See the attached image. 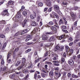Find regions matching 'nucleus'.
Here are the masks:
<instances>
[{"mask_svg": "<svg viewBox=\"0 0 80 80\" xmlns=\"http://www.w3.org/2000/svg\"><path fill=\"white\" fill-rule=\"evenodd\" d=\"M30 30V29L28 28L24 30L23 31H21L17 32L15 35L14 37H18V35H22V34H24L26 33H27Z\"/></svg>", "mask_w": 80, "mask_h": 80, "instance_id": "f257e3e1", "label": "nucleus"}, {"mask_svg": "<svg viewBox=\"0 0 80 80\" xmlns=\"http://www.w3.org/2000/svg\"><path fill=\"white\" fill-rule=\"evenodd\" d=\"M64 48V47L63 46H62L61 47H59L58 45H57L54 48V52L55 51H62L63 50V48Z\"/></svg>", "mask_w": 80, "mask_h": 80, "instance_id": "f03ea898", "label": "nucleus"}, {"mask_svg": "<svg viewBox=\"0 0 80 80\" xmlns=\"http://www.w3.org/2000/svg\"><path fill=\"white\" fill-rule=\"evenodd\" d=\"M21 12H20V11H18L17 13L16 14V16L15 17H14L12 19L13 20H14V19L15 18L16 20H17V18H20L21 17L22 18V16L21 15V14H20Z\"/></svg>", "mask_w": 80, "mask_h": 80, "instance_id": "7ed1b4c3", "label": "nucleus"}, {"mask_svg": "<svg viewBox=\"0 0 80 80\" xmlns=\"http://www.w3.org/2000/svg\"><path fill=\"white\" fill-rule=\"evenodd\" d=\"M47 34H50L49 32H46V34L43 35L42 36V38L44 40H48V36Z\"/></svg>", "mask_w": 80, "mask_h": 80, "instance_id": "20e7f679", "label": "nucleus"}, {"mask_svg": "<svg viewBox=\"0 0 80 80\" xmlns=\"http://www.w3.org/2000/svg\"><path fill=\"white\" fill-rule=\"evenodd\" d=\"M70 14L71 15L73 21H75L76 20V14L73 12H70Z\"/></svg>", "mask_w": 80, "mask_h": 80, "instance_id": "39448f33", "label": "nucleus"}, {"mask_svg": "<svg viewBox=\"0 0 80 80\" xmlns=\"http://www.w3.org/2000/svg\"><path fill=\"white\" fill-rule=\"evenodd\" d=\"M2 16H5V15H7V16H8L9 15V13L8 12V10L7 9H5L3 11V12L2 13Z\"/></svg>", "mask_w": 80, "mask_h": 80, "instance_id": "423d86ee", "label": "nucleus"}, {"mask_svg": "<svg viewBox=\"0 0 80 80\" xmlns=\"http://www.w3.org/2000/svg\"><path fill=\"white\" fill-rule=\"evenodd\" d=\"M48 27L49 28H50V29L52 30H53V31H56V30H57L56 28L53 26L52 27V26H50L49 25H48Z\"/></svg>", "mask_w": 80, "mask_h": 80, "instance_id": "0eeeda50", "label": "nucleus"}, {"mask_svg": "<svg viewBox=\"0 0 80 80\" xmlns=\"http://www.w3.org/2000/svg\"><path fill=\"white\" fill-rule=\"evenodd\" d=\"M52 55L53 56H55V57H54L53 58V59L54 60H58V54H57L56 53H53L52 54Z\"/></svg>", "mask_w": 80, "mask_h": 80, "instance_id": "6e6552de", "label": "nucleus"}, {"mask_svg": "<svg viewBox=\"0 0 80 80\" xmlns=\"http://www.w3.org/2000/svg\"><path fill=\"white\" fill-rule=\"evenodd\" d=\"M38 27H35L34 28L33 31L32 32V33H35V32H38V31H39V30H38Z\"/></svg>", "mask_w": 80, "mask_h": 80, "instance_id": "1a4fd4ad", "label": "nucleus"}, {"mask_svg": "<svg viewBox=\"0 0 80 80\" xmlns=\"http://www.w3.org/2000/svg\"><path fill=\"white\" fill-rule=\"evenodd\" d=\"M52 15H53L54 17H55L56 18H59V17L58 16V15H57V13H56V12H54L53 11L52 12Z\"/></svg>", "mask_w": 80, "mask_h": 80, "instance_id": "9d476101", "label": "nucleus"}, {"mask_svg": "<svg viewBox=\"0 0 80 80\" xmlns=\"http://www.w3.org/2000/svg\"><path fill=\"white\" fill-rule=\"evenodd\" d=\"M54 7L55 10H56V11H58V10H59L60 8H59L58 6L57 5H54Z\"/></svg>", "mask_w": 80, "mask_h": 80, "instance_id": "9b49d317", "label": "nucleus"}, {"mask_svg": "<svg viewBox=\"0 0 80 80\" xmlns=\"http://www.w3.org/2000/svg\"><path fill=\"white\" fill-rule=\"evenodd\" d=\"M24 66V64H22L21 65L19 66L17 68V69L18 70H20L23 69V67Z\"/></svg>", "mask_w": 80, "mask_h": 80, "instance_id": "f8f14e48", "label": "nucleus"}, {"mask_svg": "<svg viewBox=\"0 0 80 80\" xmlns=\"http://www.w3.org/2000/svg\"><path fill=\"white\" fill-rule=\"evenodd\" d=\"M30 17L32 19H35L36 18V13H34V14H31L30 15Z\"/></svg>", "mask_w": 80, "mask_h": 80, "instance_id": "ddd939ff", "label": "nucleus"}, {"mask_svg": "<svg viewBox=\"0 0 80 80\" xmlns=\"http://www.w3.org/2000/svg\"><path fill=\"white\" fill-rule=\"evenodd\" d=\"M68 63L71 65H73L74 64V62H73V61L72 59L69 60L68 61Z\"/></svg>", "mask_w": 80, "mask_h": 80, "instance_id": "4468645a", "label": "nucleus"}, {"mask_svg": "<svg viewBox=\"0 0 80 80\" xmlns=\"http://www.w3.org/2000/svg\"><path fill=\"white\" fill-rule=\"evenodd\" d=\"M55 75L56 77H58V78L60 77L61 76V74L60 73H58L55 72Z\"/></svg>", "mask_w": 80, "mask_h": 80, "instance_id": "2eb2a0df", "label": "nucleus"}, {"mask_svg": "<svg viewBox=\"0 0 80 80\" xmlns=\"http://www.w3.org/2000/svg\"><path fill=\"white\" fill-rule=\"evenodd\" d=\"M27 20L25 19L24 22H23L22 23V27H24L25 26H26V24L27 23Z\"/></svg>", "mask_w": 80, "mask_h": 80, "instance_id": "dca6fc26", "label": "nucleus"}, {"mask_svg": "<svg viewBox=\"0 0 80 80\" xmlns=\"http://www.w3.org/2000/svg\"><path fill=\"white\" fill-rule=\"evenodd\" d=\"M80 34L79 32H77L75 38H78V39H80Z\"/></svg>", "mask_w": 80, "mask_h": 80, "instance_id": "f3484780", "label": "nucleus"}, {"mask_svg": "<svg viewBox=\"0 0 80 80\" xmlns=\"http://www.w3.org/2000/svg\"><path fill=\"white\" fill-rule=\"evenodd\" d=\"M58 40H63V39H65V38L64 35H63L60 36L58 37Z\"/></svg>", "mask_w": 80, "mask_h": 80, "instance_id": "a211bd4d", "label": "nucleus"}, {"mask_svg": "<svg viewBox=\"0 0 80 80\" xmlns=\"http://www.w3.org/2000/svg\"><path fill=\"white\" fill-rule=\"evenodd\" d=\"M31 25L32 26H33V27H35V26H37V24H36V22L35 21H32L31 22Z\"/></svg>", "mask_w": 80, "mask_h": 80, "instance_id": "6ab92c4d", "label": "nucleus"}, {"mask_svg": "<svg viewBox=\"0 0 80 80\" xmlns=\"http://www.w3.org/2000/svg\"><path fill=\"white\" fill-rule=\"evenodd\" d=\"M46 4L48 7H50L51 5V3H50V0H47Z\"/></svg>", "mask_w": 80, "mask_h": 80, "instance_id": "aec40b11", "label": "nucleus"}, {"mask_svg": "<svg viewBox=\"0 0 80 80\" xmlns=\"http://www.w3.org/2000/svg\"><path fill=\"white\" fill-rule=\"evenodd\" d=\"M21 61H17V63H15V66L16 67H18V65H20V63H21Z\"/></svg>", "mask_w": 80, "mask_h": 80, "instance_id": "412c9836", "label": "nucleus"}, {"mask_svg": "<svg viewBox=\"0 0 80 80\" xmlns=\"http://www.w3.org/2000/svg\"><path fill=\"white\" fill-rule=\"evenodd\" d=\"M73 53V49H72L69 51V53H68V55L69 56L72 55Z\"/></svg>", "mask_w": 80, "mask_h": 80, "instance_id": "4be33fe9", "label": "nucleus"}, {"mask_svg": "<svg viewBox=\"0 0 80 80\" xmlns=\"http://www.w3.org/2000/svg\"><path fill=\"white\" fill-rule=\"evenodd\" d=\"M16 23H15L14 24H13V27H17V26H18V23H20V22H19L18 21V20L16 21Z\"/></svg>", "mask_w": 80, "mask_h": 80, "instance_id": "5701e85b", "label": "nucleus"}, {"mask_svg": "<svg viewBox=\"0 0 80 80\" xmlns=\"http://www.w3.org/2000/svg\"><path fill=\"white\" fill-rule=\"evenodd\" d=\"M27 38L29 40H32V35L31 34H28L27 36Z\"/></svg>", "mask_w": 80, "mask_h": 80, "instance_id": "b1692460", "label": "nucleus"}, {"mask_svg": "<svg viewBox=\"0 0 80 80\" xmlns=\"http://www.w3.org/2000/svg\"><path fill=\"white\" fill-rule=\"evenodd\" d=\"M6 46H7V43H5L3 44V47L2 48V50H4V49L5 48V47H6Z\"/></svg>", "mask_w": 80, "mask_h": 80, "instance_id": "393cba45", "label": "nucleus"}, {"mask_svg": "<svg viewBox=\"0 0 80 80\" xmlns=\"http://www.w3.org/2000/svg\"><path fill=\"white\" fill-rule=\"evenodd\" d=\"M49 75L50 76H53V70H52V71L50 72Z\"/></svg>", "mask_w": 80, "mask_h": 80, "instance_id": "a878e982", "label": "nucleus"}, {"mask_svg": "<svg viewBox=\"0 0 80 80\" xmlns=\"http://www.w3.org/2000/svg\"><path fill=\"white\" fill-rule=\"evenodd\" d=\"M54 40H55V38L54 37H50L49 41V42H52V41H53Z\"/></svg>", "mask_w": 80, "mask_h": 80, "instance_id": "bb28decb", "label": "nucleus"}, {"mask_svg": "<svg viewBox=\"0 0 80 80\" xmlns=\"http://www.w3.org/2000/svg\"><path fill=\"white\" fill-rule=\"evenodd\" d=\"M46 63L48 64L50 67H51L52 65V63L50 62H46Z\"/></svg>", "mask_w": 80, "mask_h": 80, "instance_id": "cd10ccee", "label": "nucleus"}, {"mask_svg": "<svg viewBox=\"0 0 80 80\" xmlns=\"http://www.w3.org/2000/svg\"><path fill=\"white\" fill-rule=\"evenodd\" d=\"M65 49L66 50V52H68L70 50V48L68 46H66L65 47Z\"/></svg>", "mask_w": 80, "mask_h": 80, "instance_id": "c85d7f7f", "label": "nucleus"}, {"mask_svg": "<svg viewBox=\"0 0 80 80\" xmlns=\"http://www.w3.org/2000/svg\"><path fill=\"white\" fill-rule=\"evenodd\" d=\"M0 69V70H2V71H7V68H6V67H4L3 68H1Z\"/></svg>", "mask_w": 80, "mask_h": 80, "instance_id": "c756f323", "label": "nucleus"}, {"mask_svg": "<svg viewBox=\"0 0 80 80\" xmlns=\"http://www.w3.org/2000/svg\"><path fill=\"white\" fill-rule=\"evenodd\" d=\"M15 74H14L12 75H11L9 76V77L11 78H13L14 77H15Z\"/></svg>", "mask_w": 80, "mask_h": 80, "instance_id": "7c9ffc66", "label": "nucleus"}, {"mask_svg": "<svg viewBox=\"0 0 80 80\" xmlns=\"http://www.w3.org/2000/svg\"><path fill=\"white\" fill-rule=\"evenodd\" d=\"M62 20H64V22L66 25V24H67V20H66V18L65 17H63V18H62Z\"/></svg>", "mask_w": 80, "mask_h": 80, "instance_id": "2f4dec72", "label": "nucleus"}, {"mask_svg": "<svg viewBox=\"0 0 80 80\" xmlns=\"http://www.w3.org/2000/svg\"><path fill=\"white\" fill-rule=\"evenodd\" d=\"M24 9H25V7L23 6H22L21 7V9L19 11V12H22Z\"/></svg>", "mask_w": 80, "mask_h": 80, "instance_id": "473e14b6", "label": "nucleus"}, {"mask_svg": "<svg viewBox=\"0 0 80 80\" xmlns=\"http://www.w3.org/2000/svg\"><path fill=\"white\" fill-rule=\"evenodd\" d=\"M72 77H73V78H78V77L77 75H75L73 74H72Z\"/></svg>", "mask_w": 80, "mask_h": 80, "instance_id": "72a5a7b5", "label": "nucleus"}, {"mask_svg": "<svg viewBox=\"0 0 80 80\" xmlns=\"http://www.w3.org/2000/svg\"><path fill=\"white\" fill-rule=\"evenodd\" d=\"M79 40H80V39L76 38L74 40V43H77V42H78Z\"/></svg>", "mask_w": 80, "mask_h": 80, "instance_id": "f704fd0d", "label": "nucleus"}, {"mask_svg": "<svg viewBox=\"0 0 80 80\" xmlns=\"http://www.w3.org/2000/svg\"><path fill=\"white\" fill-rule=\"evenodd\" d=\"M53 22L56 25H57L58 23H57V20L55 19H53L52 20Z\"/></svg>", "mask_w": 80, "mask_h": 80, "instance_id": "c9c22d12", "label": "nucleus"}, {"mask_svg": "<svg viewBox=\"0 0 80 80\" xmlns=\"http://www.w3.org/2000/svg\"><path fill=\"white\" fill-rule=\"evenodd\" d=\"M5 21L4 20L0 21V23H1V24H2H2H5Z\"/></svg>", "mask_w": 80, "mask_h": 80, "instance_id": "e433bc0d", "label": "nucleus"}, {"mask_svg": "<svg viewBox=\"0 0 80 80\" xmlns=\"http://www.w3.org/2000/svg\"><path fill=\"white\" fill-rule=\"evenodd\" d=\"M62 23H63V22H62V19H61L59 21V25H61Z\"/></svg>", "mask_w": 80, "mask_h": 80, "instance_id": "4c0bfd02", "label": "nucleus"}, {"mask_svg": "<svg viewBox=\"0 0 80 80\" xmlns=\"http://www.w3.org/2000/svg\"><path fill=\"white\" fill-rule=\"evenodd\" d=\"M48 23L49 25L51 26L53 25L54 24V23H53V22L52 21L49 22Z\"/></svg>", "mask_w": 80, "mask_h": 80, "instance_id": "58836bf2", "label": "nucleus"}, {"mask_svg": "<svg viewBox=\"0 0 80 80\" xmlns=\"http://www.w3.org/2000/svg\"><path fill=\"white\" fill-rule=\"evenodd\" d=\"M19 50V48H18V47L17 48H15L14 49V52H18V50Z\"/></svg>", "mask_w": 80, "mask_h": 80, "instance_id": "ea45409f", "label": "nucleus"}, {"mask_svg": "<svg viewBox=\"0 0 80 80\" xmlns=\"http://www.w3.org/2000/svg\"><path fill=\"white\" fill-rule=\"evenodd\" d=\"M0 38H5V35H4L3 34H1L0 35Z\"/></svg>", "mask_w": 80, "mask_h": 80, "instance_id": "a19ab883", "label": "nucleus"}, {"mask_svg": "<svg viewBox=\"0 0 80 80\" xmlns=\"http://www.w3.org/2000/svg\"><path fill=\"white\" fill-rule=\"evenodd\" d=\"M5 31L7 33V32H9V28H6Z\"/></svg>", "mask_w": 80, "mask_h": 80, "instance_id": "79ce46f5", "label": "nucleus"}, {"mask_svg": "<svg viewBox=\"0 0 80 80\" xmlns=\"http://www.w3.org/2000/svg\"><path fill=\"white\" fill-rule=\"evenodd\" d=\"M79 8H80L77 7H75L74 8V9L75 10V11L77 10H78V9H79Z\"/></svg>", "mask_w": 80, "mask_h": 80, "instance_id": "37998d69", "label": "nucleus"}, {"mask_svg": "<svg viewBox=\"0 0 80 80\" xmlns=\"http://www.w3.org/2000/svg\"><path fill=\"white\" fill-rule=\"evenodd\" d=\"M78 21H76L74 23V25L75 26V27H77V22H78Z\"/></svg>", "mask_w": 80, "mask_h": 80, "instance_id": "c03bdc74", "label": "nucleus"}, {"mask_svg": "<svg viewBox=\"0 0 80 80\" xmlns=\"http://www.w3.org/2000/svg\"><path fill=\"white\" fill-rule=\"evenodd\" d=\"M62 4L64 5H67V3L66 2H62Z\"/></svg>", "mask_w": 80, "mask_h": 80, "instance_id": "a18cd8bd", "label": "nucleus"}, {"mask_svg": "<svg viewBox=\"0 0 80 80\" xmlns=\"http://www.w3.org/2000/svg\"><path fill=\"white\" fill-rule=\"evenodd\" d=\"M38 5L40 7H42L43 6V3L40 2L38 3Z\"/></svg>", "mask_w": 80, "mask_h": 80, "instance_id": "49530a36", "label": "nucleus"}, {"mask_svg": "<svg viewBox=\"0 0 80 80\" xmlns=\"http://www.w3.org/2000/svg\"><path fill=\"white\" fill-rule=\"evenodd\" d=\"M30 51H31V49H29L27 51H26L25 52H26V53H28V52H30Z\"/></svg>", "mask_w": 80, "mask_h": 80, "instance_id": "de8ad7c7", "label": "nucleus"}, {"mask_svg": "<svg viewBox=\"0 0 80 80\" xmlns=\"http://www.w3.org/2000/svg\"><path fill=\"white\" fill-rule=\"evenodd\" d=\"M22 15L24 16L27 15V12H23L22 13Z\"/></svg>", "mask_w": 80, "mask_h": 80, "instance_id": "09e8293b", "label": "nucleus"}, {"mask_svg": "<svg viewBox=\"0 0 80 80\" xmlns=\"http://www.w3.org/2000/svg\"><path fill=\"white\" fill-rule=\"evenodd\" d=\"M68 78H70V77H71V74L70 73V72L68 73Z\"/></svg>", "mask_w": 80, "mask_h": 80, "instance_id": "8fccbe9b", "label": "nucleus"}, {"mask_svg": "<svg viewBox=\"0 0 80 80\" xmlns=\"http://www.w3.org/2000/svg\"><path fill=\"white\" fill-rule=\"evenodd\" d=\"M25 62V58H23L22 59V63H24Z\"/></svg>", "mask_w": 80, "mask_h": 80, "instance_id": "3c124183", "label": "nucleus"}, {"mask_svg": "<svg viewBox=\"0 0 80 80\" xmlns=\"http://www.w3.org/2000/svg\"><path fill=\"white\" fill-rule=\"evenodd\" d=\"M40 17L38 16L37 19V22H39V21H40Z\"/></svg>", "mask_w": 80, "mask_h": 80, "instance_id": "603ef678", "label": "nucleus"}, {"mask_svg": "<svg viewBox=\"0 0 80 80\" xmlns=\"http://www.w3.org/2000/svg\"><path fill=\"white\" fill-rule=\"evenodd\" d=\"M61 61L62 62H65V58H61Z\"/></svg>", "mask_w": 80, "mask_h": 80, "instance_id": "864d4df0", "label": "nucleus"}, {"mask_svg": "<svg viewBox=\"0 0 80 80\" xmlns=\"http://www.w3.org/2000/svg\"><path fill=\"white\" fill-rule=\"evenodd\" d=\"M73 38L72 37H70L68 40V41H69V40H70V41H73Z\"/></svg>", "mask_w": 80, "mask_h": 80, "instance_id": "5fc2aeb1", "label": "nucleus"}, {"mask_svg": "<svg viewBox=\"0 0 80 80\" xmlns=\"http://www.w3.org/2000/svg\"><path fill=\"white\" fill-rule=\"evenodd\" d=\"M55 70H59V68L57 67L54 68Z\"/></svg>", "mask_w": 80, "mask_h": 80, "instance_id": "6e6d98bb", "label": "nucleus"}, {"mask_svg": "<svg viewBox=\"0 0 80 80\" xmlns=\"http://www.w3.org/2000/svg\"><path fill=\"white\" fill-rule=\"evenodd\" d=\"M63 32H65V33H68V31H67V30H62Z\"/></svg>", "mask_w": 80, "mask_h": 80, "instance_id": "4d7b16f0", "label": "nucleus"}, {"mask_svg": "<svg viewBox=\"0 0 80 80\" xmlns=\"http://www.w3.org/2000/svg\"><path fill=\"white\" fill-rule=\"evenodd\" d=\"M10 55H11L10 53H8V57H7L8 59H9V58H10Z\"/></svg>", "mask_w": 80, "mask_h": 80, "instance_id": "13d9d810", "label": "nucleus"}, {"mask_svg": "<svg viewBox=\"0 0 80 80\" xmlns=\"http://www.w3.org/2000/svg\"><path fill=\"white\" fill-rule=\"evenodd\" d=\"M62 28H63V29H67V26H63Z\"/></svg>", "mask_w": 80, "mask_h": 80, "instance_id": "bf43d9fd", "label": "nucleus"}, {"mask_svg": "<svg viewBox=\"0 0 80 80\" xmlns=\"http://www.w3.org/2000/svg\"><path fill=\"white\" fill-rule=\"evenodd\" d=\"M41 74L42 77H45V74H44L43 73H41Z\"/></svg>", "mask_w": 80, "mask_h": 80, "instance_id": "052dcab7", "label": "nucleus"}, {"mask_svg": "<svg viewBox=\"0 0 80 80\" xmlns=\"http://www.w3.org/2000/svg\"><path fill=\"white\" fill-rule=\"evenodd\" d=\"M47 55H48V52H46L44 54V57H46Z\"/></svg>", "mask_w": 80, "mask_h": 80, "instance_id": "680f3d73", "label": "nucleus"}, {"mask_svg": "<svg viewBox=\"0 0 80 80\" xmlns=\"http://www.w3.org/2000/svg\"><path fill=\"white\" fill-rule=\"evenodd\" d=\"M66 56L67 55H66V54H65V52H64L63 54V57H65V58H66Z\"/></svg>", "mask_w": 80, "mask_h": 80, "instance_id": "e2e57ef3", "label": "nucleus"}, {"mask_svg": "<svg viewBox=\"0 0 80 80\" xmlns=\"http://www.w3.org/2000/svg\"><path fill=\"white\" fill-rule=\"evenodd\" d=\"M54 65L55 66H59L60 64L58 63H54Z\"/></svg>", "mask_w": 80, "mask_h": 80, "instance_id": "0e129e2a", "label": "nucleus"}, {"mask_svg": "<svg viewBox=\"0 0 80 80\" xmlns=\"http://www.w3.org/2000/svg\"><path fill=\"white\" fill-rule=\"evenodd\" d=\"M7 62L8 63H10L11 62V60L8 59H7Z\"/></svg>", "mask_w": 80, "mask_h": 80, "instance_id": "69168bd1", "label": "nucleus"}, {"mask_svg": "<svg viewBox=\"0 0 80 80\" xmlns=\"http://www.w3.org/2000/svg\"><path fill=\"white\" fill-rule=\"evenodd\" d=\"M1 64H2V65H3L4 64V60L2 59L1 62Z\"/></svg>", "mask_w": 80, "mask_h": 80, "instance_id": "338daca9", "label": "nucleus"}, {"mask_svg": "<svg viewBox=\"0 0 80 80\" xmlns=\"http://www.w3.org/2000/svg\"><path fill=\"white\" fill-rule=\"evenodd\" d=\"M77 77H78H78H80V73L79 72L78 73V75L77 76Z\"/></svg>", "mask_w": 80, "mask_h": 80, "instance_id": "774afa93", "label": "nucleus"}]
</instances>
